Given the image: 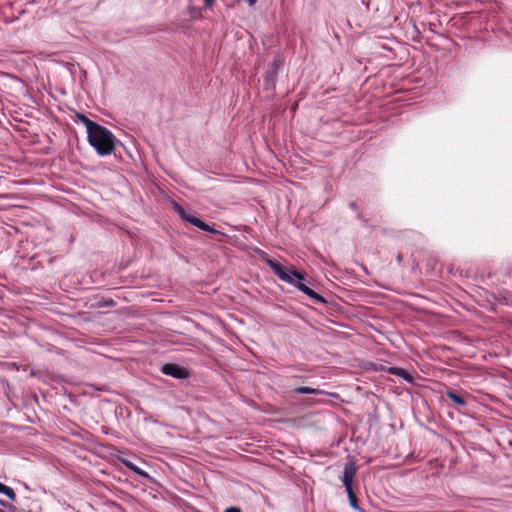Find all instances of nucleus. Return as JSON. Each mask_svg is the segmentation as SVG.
<instances>
[{
  "mask_svg": "<svg viewBox=\"0 0 512 512\" xmlns=\"http://www.w3.org/2000/svg\"><path fill=\"white\" fill-rule=\"evenodd\" d=\"M0 493L6 495L10 500L16 501L17 496H16L15 491L11 487H9L1 482H0Z\"/></svg>",
  "mask_w": 512,
  "mask_h": 512,
  "instance_id": "nucleus-13",
  "label": "nucleus"
},
{
  "mask_svg": "<svg viewBox=\"0 0 512 512\" xmlns=\"http://www.w3.org/2000/svg\"><path fill=\"white\" fill-rule=\"evenodd\" d=\"M356 465L354 462H348L344 466L342 483L346 492L353 490V479L356 474Z\"/></svg>",
  "mask_w": 512,
  "mask_h": 512,
  "instance_id": "nucleus-6",
  "label": "nucleus"
},
{
  "mask_svg": "<svg viewBox=\"0 0 512 512\" xmlns=\"http://www.w3.org/2000/svg\"><path fill=\"white\" fill-rule=\"evenodd\" d=\"M225 512H241V510L237 507H229L225 510Z\"/></svg>",
  "mask_w": 512,
  "mask_h": 512,
  "instance_id": "nucleus-18",
  "label": "nucleus"
},
{
  "mask_svg": "<svg viewBox=\"0 0 512 512\" xmlns=\"http://www.w3.org/2000/svg\"><path fill=\"white\" fill-rule=\"evenodd\" d=\"M286 272H287V275L289 276V279H290L288 281H285L286 283L294 286L299 291H301L303 294H305L306 296H308L311 299L315 300L316 302L322 303V304L326 303V299L323 296H321L320 294L316 293L314 290H312L310 287H308L307 285H305L303 283V280L305 278H304V275L302 273H300V272H298L296 270H290V269H287Z\"/></svg>",
  "mask_w": 512,
  "mask_h": 512,
  "instance_id": "nucleus-2",
  "label": "nucleus"
},
{
  "mask_svg": "<svg viewBox=\"0 0 512 512\" xmlns=\"http://www.w3.org/2000/svg\"><path fill=\"white\" fill-rule=\"evenodd\" d=\"M161 372L164 375L170 376L174 379H187L189 377V372L186 368L175 364V363H167L161 367Z\"/></svg>",
  "mask_w": 512,
  "mask_h": 512,
  "instance_id": "nucleus-5",
  "label": "nucleus"
},
{
  "mask_svg": "<svg viewBox=\"0 0 512 512\" xmlns=\"http://www.w3.org/2000/svg\"><path fill=\"white\" fill-rule=\"evenodd\" d=\"M281 63L278 59H274L269 65L265 73V84L268 87H274L276 84V78L280 69Z\"/></svg>",
  "mask_w": 512,
  "mask_h": 512,
  "instance_id": "nucleus-7",
  "label": "nucleus"
},
{
  "mask_svg": "<svg viewBox=\"0 0 512 512\" xmlns=\"http://www.w3.org/2000/svg\"><path fill=\"white\" fill-rule=\"evenodd\" d=\"M0 506L6 508L9 512H16V507L13 504L8 503L2 499H0Z\"/></svg>",
  "mask_w": 512,
  "mask_h": 512,
  "instance_id": "nucleus-15",
  "label": "nucleus"
},
{
  "mask_svg": "<svg viewBox=\"0 0 512 512\" xmlns=\"http://www.w3.org/2000/svg\"><path fill=\"white\" fill-rule=\"evenodd\" d=\"M347 496H348V500H349V504L350 506L355 510V511H358V512H365L359 505H358V499L354 493L353 490L351 491H347Z\"/></svg>",
  "mask_w": 512,
  "mask_h": 512,
  "instance_id": "nucleus-12",
  "label": "nucleus"
},
{
  "mask_svg": "<svg viewBox=\"0 0 512 512\" xmlns=\"http://www.w3.org/2000/svg\"><path fill=\"white\" fill-rule=\"evenodd\" d=\"M115 305H116V302L113 299L105 300L103 302V304H101V306H103V307H113Z\"/></svg>",
  "mask_w": 512,
  "mask_h": 512,
  "instance_id": "nucleus-17",
  "label": "nucleus"
},
{
  "mask_svg": "<svg viewBox=\"0 0 512 512\" xmlns=\"http://www.w3.org/2000/svg\"><path fill=\"white\" fill-rule=\"evenodd\" d=\"M124 464L130 468L132 471L136 472L139 475L147 476V474L142 471L140 468H138L136 465L132 464L131 462H124Z\"/></svg>",
  "mask_w": 512,
  "mask_h": 512,
  "instance_id": "nucleus-14",
  "label": "nucleus"
},
{
  "mask_svg": "<svg viewBox=\"0 0 512 512\" xmlns=\"http://www.w3.org/2000/svg\"><path fill=\"white\" fill-rule=\"evenodd\" d=\"M387 371L389 374L401 377L408 383H413V381H414L413 376L403 368L389 367Z\"/></svg>",
  "mask_w": 512,
  "mask_h": 512,
  "instance_id": "nucleus-8",
  "label": "nucleus"
},
{
  "mask_svg": "<svg viewBox=\"0 0 512 512\" xmlns=\"http://www.w3.org/2000/svg\"><path fill=\"white\" fill-rule=\"evenodd\" d=\"M172 208L182 220L190 223L191 225L197 227L198 229L211 234L219 233V231L216 230L213 226H210L209 224L202 221L200 218L189 214L179 203L172 202Z\"/></svg>",
  "mask_w": 512,
  "mask_h": 512,
  "instance_id": "nucleus-3",
  "label": "nucleus"
},
{
  "mask_svg": "<svg viewBox=\"0 0 512 512\" xmlns=\"http://www.w3.org/2000/svg\"><path fill=\"white\" fill-rule=\"evenodd\" d=\"M87 139L89 144L101 156L113 153L115 146L118 143V140L115 138L113 133L100 124L92 130V132L87 136Z\"/></svg>",
  "mask_w": 512,
  "mask_h": 512,
  "instance_id": "nucleus-1",
  "label": "nucleus"
},
{
  "mask_svg": "<svg viewBox=\"0 0 512 512\" xmlns=\"http://www.w3.org/2000/svg\"><path fill=\"white\" fill-rule=\"evenodd\" d=\"M401 261H402V255H401V254H398V255H397V262H398V263H401Z\"/></svg>",
  "mask_w": 512,
  "mask_h": 512,
  "instance_id": "nucleus-21",
  "label": "nucleus"
},
{
  "mask_svg": "<svg viewBox=\"0 0 512 512\" xmlns=\"http://www.w3.org/2000/svg\"><path fill=\"white\" fill-rule=\"evenodd\" d=\"M293 392L296 394H313V395H319V394L324 393L322 390H320L318 388H310V387H305V386L295 388L293 390Z\"/></svg>",
  "mask_w": 512,
  "mask_h": 512,
  "instance_id": "nucleus-11",
  "label": "nucleus"
},
{
  "mask_svg": "<svg viewBox=\"0 0 512 512\" xmlns=\"http://www.w3.org/2000/svg\"><path fill=\"white\" fill-rule=\"evenodd\" d=\"M0 512H4V511L0 509Z\"/></svg>",
  "mask_w": 512,
  "mask_h": 512,
  "instance_id": "nucleus-22",
  "label": "nucleus"
},
{
  "mask_svg": "<svg viewBox=\"0 0 512 512\" xmlns=\"http://www.w3.org/2000/svg\"><path fill=\"white\" fill-rule=\"evenodd\" d=\"M76 117L86 127L87 136L99 125L82 113H77Z\"/></svg>",
  "mask_w": 512,
  "mask_h": 512,
  "instance_id": "nucleus-9",
  "label": "nucleus"
},
{
  "mask_svg": "<svg viewBox=\"0 0 512 512\" xmlns=\"http://www.w3.org/2000/svg\"><path fill=\"white\" fill-rule=\"evenodd\" d=\"M446 396L459 406H465L467 404L465 398L453 390H447Z\"/></svg>",
  "mask_w": 512,
  "mask_h": 512,
  "instance_id": "nucleus-10",
  "label": "nucleus"
},
{
  "mask_svg": "<svg viewBox=\"0 0 512 512\" xmlns=\"http://www.w3.org/2000/svg\"><path fill=\"white\" fill-rule=\"evenodd\" d=\"M249 6H253L257 0H246Z\"/></svg>",
  "mask_w": 512,
  "mask_h": 512,
  "instance_id": "nucleus-20",
  "label": "nucleus"
},
{
  "mask_svg": "<svg viewBox=\"0 0 512 512\" xmlns=\"http://www.w3.org/2000/svg\"><path fill=\"white\" fill-rule=\"evenodd\" d=\"M255 252L260 257V259L269 266V268L272 270V272L281 281H288V280H290L289 276L287 275V272H286L287 268L285 266H283L278 261H276L274 259H271L265 251H263V250H261L259 248H256Z\"/></svg>",
  "mask_w": 512,
  "mask_h": 512,
  "instance_id": "nucleus-4",
  "label": "nucleus"
},
{
  "mask_svg": "<svg viewBox=\"0 0 512 512\" xmlns=\"http://www.w3.org/2000/svg\"><path fill=\"white\" fill-rule=\"evenodd\" d=\"M349 207H350V209H351V210H353L354 212H356V213H357V217H358L359 219H361V214H360V213H359V211H358V206H357V204H356L355 202H350V203H349Z\"/></svg>",
  "mask_w": 512,
  "mask_h": 512,
  "instance_id": "nucleus-16",
  "label": "nucleus"
},
{
  "mask_svg": "<svg viewBox=\"0 0 512 512\" xmlns=\"http://www.w3.org/2000/svg\"><path fill=\"white\" fill-rule=\"evenodd\" d=\"M206 6H210L214 3L215 0H203Z\"/></svg>",
  "mask_w": 512,
  "mask_h": 512,
  "instance_id": "nucleus-19",
  "label": "nucleus"
}]
</instances>
